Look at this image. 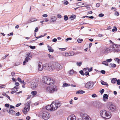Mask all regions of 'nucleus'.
I'll list each match as a JSON object with an SVG mask.
<instances>
[{
    "instance_id": "41",
    "label": "nucleus",
    "mask_w": 120,
    "mask_h": 120,
    "mask_svg": "<svg viewBox=\"0 0 120 120\" xmlns=\"http://www.w3.org/2000/svg\"><path fill=\"white\" fill-rule=\"evenodd\" d=\"M64 19L65 21H67L68 20V18L67 15H65L64 16Z\"/></svg>"
},
{
    "instance_id": "20",
    "label": "nucleus",
    "mask_w": 120,
    "mask_h": 120,
    "mask_svg": "<svg viewBox=\"0 0 120 120\" xmlns=\"http://www.w3.org/2000/svg\"><path fill=\"white\" fill-rule=\"evenodd\" d=\"M46 109L48 110H50L52 111V107L51 106V104L50 105L47 106H46Z\"/></svg>"
},
{
    "instance_id": "8",
    "label": "nucleus",
    "mask_w": 120,
    "mask_h": 120,
    "mask_svg": "<svg viewBox=\"0 0 120 120\" xmlns=\"http://www.w3.org/2000/svg\"><path fill=\"white\" fill-rule=\"evenodd\" d=\"M42 117L43 119L47 120L49 118L50 116V114L47 111H45L42 113Z\"/></svg>"
},
{
    "instance_id": "62",
    "label": "nucleus",
    "mask_w": 120,
    "mask_h": 120,
    "mask_svg": "<svg viewBox=\"0 0 120 120\" xmlns=\"http://www.w3.org/2000/svg\"><path fill=\"white\" fill-rule=\"evenodd\" d=\"M103 36V35H102L101 34H99L98 35V36L100 37H102Z\"/></svg>"
},
{
    "instance_id": "61",
    "label": "nucleus",
    "mask_w": 120,
    "mask_h": 120,
    "mask_svg": "<svg viewBox=\"0 0 120 120\" xmlns=\"http://www.w3.org/2000/svg\"><path fill=\"white\" fill-rule=\"evenodd\" d=\"M113 9H114V11H116V8H115V7H112L111 8V10H112Z\"/></svg>"
},
{
    "instance_id": "59",
    "label": "nucleus",
    "mask_w": 120,
    "mask_h": 120,
    "mask_svg": "<svg viewBox=\"0 0 120 120\" xmlns=\"http://www.w3.org/2000/svg\"><path fill=\"white\" fill-rule=\"evenodd\" d=\"M30 116H28L26 117V119L27 120H29L30 119Z\"/></svg>"
},
{
    "instance_id": "1",
    "label": "nucleus",
    "mask_w": 120,
    "mask_h": 120,
    "mask_svg": "<svg viewBox=\"0 0 120 120\" xmlns=\"http://www.w3.org/2000/svg\"><path fill=\"white\" fill-rule=\"evenodd\" d=\"M100 114L102 117L106 119H109L111 116V113L105 110H101L100 112Z\"/></svg>"
},
{
    "instance_id": "54",
    "label": "nucleus",
    "mask_w": 120,
    "mask_h": 120,
    "mask_svg": "<svg viewBox=\"0 0 120 120\" xmlns=\"http://www.w3.org/2000/svg\"><path fill=\"white\" fill-rule=\"evenodd\" d=\"M101 72L103 74H104L105 73V71L104 70H102L101 71Z\"/></svg>"
},
{
    "instance_id": "48",
    "label": "nucleus",
    "mask_w": 120,
    "mask_h": 120,
    "mask_svg": "<svg viewBox=\"0 0 120 120\" xmlns=\"http://www.w3.org/2000/svg\"><path fill=\"white\" fill-rule=\"evenodd\" d=\"M112 59H107L106 60V61L107 62H110L112 61Z\"/></svg>"
},
{
    "instance_id": "11",
    "label": "nucleus",
    "mask_w": 120,
    "mask_h": 120,
    "mask_svg": "<svg viewBox=\"0 0 120 120\" xmlns=\"http://www.w3.org/2000/svg\"><path fill=\"white\" fill-rule=\"evenodd\" d=\"M94 85V84L92 82H89L86 84L85 86L87 88L92 89H93Z\"/></svg>"
},
{
    "instance_id": "51",
    "label": "nucleus",
    "mask_w": 120,
    "mask_h": 120,
    "mask_svg": "<svg viewBox=\"0 0 120 120\" xmlns=\"http://www.w3.org/2000/svg\"><path fill=\"white\" fill-rule=\"evenodd\" d=\"M115 15L116 16H118L119 15V13L117 11H116L115 12Z\"/></svg>"
},
{
    "instance_id": "47",
    "label": "nucleus",
    "mask_w": 120,
    "mask_h": 120,
    "mask_svg": "<svg viewBox=\"0 0 120 120\" xmlns=\"http://www.w3.org/2000/svg\"><path fill=\"white\" fill-rule=\"evenodd\" d=\"M77 65L78 66H80L81 65L82 63L81 62H77L76 63Z\"/></svg>"
},
{
    "instance_id": "33",
    "label": "nucleus",
    "mask_w": 120,
    "mask_h": 120,
    "mask_svg": "<svg viewBox=\"0 0 120 120\" xmlns=\"http://www.w3.org/2000/svg\"><path fill=\"white\" fill-rule=\"evenodd\" d=\"M37 20V19L34 18H32L30 20V22H33L34 21H35Z\"/></svg>"
},
{
    "instance_id": "42",
    "label": "nucleus",
    "mask_w": 120,
    "mask_h": 120,
    "mask_svg": "<svg viewBox=\"0 0 120 120\" xmlns=\"http://www.w3.org/2000/svg\"><path fill=\"white\" fill-rule=\"evenodd\" d=\"M48 56L51 59H54V57L53 56H51L50 54H48Z\"/></svg>"
},
{
    "instance_id": "58",
    "label": "nucleus",
    "mask_w": 120,
    "mask_h": 120,
    "mask_svg": "<svg viewBox=\"0 0 120 120\" xmlns=\"http://www.w3.org/2000/svg\"><path fill=\"white\" fill-rule=\"evenodd\" d=\"M72 38H67L66 39V41H68V40H71L72 39Z\"/></svg>"
},
{
    "instance_id": "36",
    "label": "nucleus",
    "mask_w": 120,
    "mask_h": 120,
    "mask_svg": "<svg viewBox=\"0 0 120 120\" xmlns=\"http://www.w3.org/2000/svg\"><path fill=\"white\" fill-rule=\"evenodd\" d=\"M69 56H73L74 55V53L73 51H71L69 52Z\"/></svg>"
},
{
    "instance_id": "56",
    "label": "nucleus",
    "mask_w": 120,
    "mask_h": 120,
    "mask_svg": "<svg viewBox=\"0 0 120 120\" xmlns=\"http://www.w3.org/2000/svg\"><path fill=\"white\" fill-rule=\"evenodd\" d=\"M9 55V54H7L5 55V56H3L2 57L3 59H4L6 58Z\"/></svg>"
},
{
    "instance_id": "35",
    "label": "nucleus",
    "mask_w": 120,
    "mask_h": 120,
    "mask_svg": "<svg viewBox=\"0 0 120 120\" xmlns=\"http://www.w3.org/2000/svg\"><path fill=\"white\" fill-rule=\"evenodd\" d=\"M114 60L118 63H120V59L118 58H115L114 59Z\"/></svg>"
},
{
    "instance_id": "45",
    "label": "nucleus",
    "mask_w": 120,
    "mask_h": 120,
    "mask_svg": "<svg viewBox=\"0 0 120 120\" xmlns=\"http://www.w3.org/2000/svg\"><path fill=\"white\" fill-rule=\"evenodd\" d=\"M114 28L112 30V31L113 32H114L115 31H116L117 30V29L116 27H115V28H114Z\"/></svg>"
},
{
    "instance_id": "12",
    "label": "nucleus",
    "mask_w": 120,
    "mask_h": 120,
    "mask_svg": "<svg viewBox=\"0 0 120 120\" xmlns=\"http://www.w3.org/2000/svg\"><path fill=\"white\" fill-rule=\"evenodd\" d=\"M116 45H110L109 48L110 52L112 51H116L117 50L116 49Z\"/></svg>"
},
{
    "instance_id": "52",
    "label": "nucleus",
    "mask_w": 120,
    "mask_h": 120,
    "mask_svg": "<svg viewBox=\"0 0 120 120\" xmlns=\"http://www.w3.org/2000/svg\"><path fill=\"white\" fill-rule=\"evenodd\" d=\"M117 84L118 85H120V80L118 79L117 80Z\"/></svg>"
},
{
    "instance_id": "40",
    "label": "nucleus",
    "mask_w": 120,
    "mask_h": 120,
    "mask_svg": "<svg viewBox=\"0 0 120 120\" xmlns=\"http://www.w3.org/2000/svg\"><path fill=\"white\" fill-rule=\"evenodd\" d=\"M83 41V39H78L77 40V41L79 43H81Z\"/></svg>"
},
{
    "instance_id": "53",
    "label": "nucleus",
    "mask_w": 120,
    "mask_h": 120,
    "mask_svg": "<svg viewBox=\"0 0 120 120\" xmlns=\"http://www.w3.org/2000/svg\"><path fill=\"white\" fill-rule=\"evenodd\" d=\"M104 14L102 13L100 14L99 15V16L100 17H103L104 16Z\"/></svg>"
},
{
    "instance_id": "9",
    "label": "nucleus",
    "mask_w": 120,
    "mask_h": 120,
    "mask_svg": "<svg viewBox=\"0 0 120 120\" xmlns=\"http://www.w3.org/2000/svg\"><path fill=\"white\" fill-rule=\"evenodd\" d=\"M81 116L82 120H91V119L89 117V115L84 113H81Z\"/></svg>"
},
{
    "instance_id": "10",
    "label": "nucleus",
    "mask_w": 120,
    "mask_h": 120,
    "mask_svg": "<svg viewBox=\"0 0 120 120\" xmlns=\"http://www.w3.org/2000/svg\"><path fill=\"white\" fill-rule=\"evenodd\" d=\"M52 64L46 63L44 64V68L46 70L50 71L52 70Z\"/></svg>"
},
{
    "instance_id": "28",
    "label": "nucleus",
    "mask_w": 120,
    "mask_h": 120,
    "mask_svg": "<svg viewBox=\"0 0 120 120\" xmlns=\"http://www.w3.org/2000/svg\"><path fill=\"white\" fill-rule=\"evenodd\" d=\"M74 73V71L73 69L70 70L68 72L69 74L70 75H72Z\"/></svg>"
},
{
    "instance_id": "30",
    "label": "nucleus",
    "mask_w": 120,
    "mask_h": 120,
    "mask_svg": "<svg viewBox=\"0 0 120 120\" xmlns=\"http://www.w3.org/2000/svg\"><path fill=\"white\" fill-rule=\"evenodd\" d=\"M49 52H53L54 51V50L52 49L51 47H49V48L48 49Z\"/></svg>"
},
{
    "instance_id": "32",
    "label": "nucleus",
    "mask_w": 120,
    "mask_h": 120,
    "mask_svg": "<svg viewBox=\"0 0 120 120\" xmlns=\"http://www.w3.org/2000/svg\"><path fill=\"white\" fill-rule=\"evenodd\" d=\"M12 90H14L15 92L18 91V90L16 86H15L12 89Z\"/></svg>"
},
{
    "instance_id": "34",
    "label": "nucleus",
    "mask_w": 120,
    "mask_h": 120,
    "mask_svg": "<svg viewBox=\"0 0 120 120\" xmlns=\"http://www.w3.org/2000/svg\"><path fill=\"white\" fill-rule=\"evenodd\" d=\"M37 92L36 91H32L31 92V94L33 95H35L37 94Z\"/></svg>"
},
{
    "instance_id": "39",
    "label": "nucleus",
    "mask_w": 120,
    "mask_h": 120,
    "mask_svg": "<svg viewBox=\"0 0 120 120\" xmlns=\"http://www.w3.org/2000/svg\"><path fill=\"white\" fill-rule=\"evenodd\" d=\"M116 45V49L117 50L116 51L118 52V51H120V46H118L117 45Z\"/></svg>"
},
{
    "instance_id": "64",
    "label": "nucleus",
    "mask_w": 120,
    "mask_h": 120,
    "mask_svg": "<svg viewBox=\"0 0 120 120\" xmlns=\"http://www.w3.org/2000/svg\"><path fill=\"white\" fill-rule=\"evenodd\" d=\"M68 3H68V1H66L65 2H64V4L65 5H67L68 4Z\"/></svg>"
},
{
    "instance_id": "23",
    "label": "nucleus",
    "mask_w": 120,
    "mask_h": 120,
    "mask_svg": "<svg viewBox=\"0 0 120 120\" xmlns=\"http://www.w3.org/2000/svg\"><path fill=\"white\" fill-rule=\"evenodd\" d=\"M57 18L55 16H53L51 17L50 20H51V22H53L55 21L56 20Z\"/></svg>"
},
{
    "instance_id": "22",
    "label": "nucleus",
    "mask_w": 120,
    "mask_h": 120,
    "mask_svg": "<svg viewBox=\"0 0 120 120\" xmlns=\"http://www.w3.org/2000/svg\"><path fill=\"white\" fill-rule=\"evenodd\" d=\"M108 95L106 94H104L103 95V100L105 101H106L108 98Z\"/></svg>"
},
{
    "instance_id": "29",
    "label": "nucleus",
    "mask_w": 120,
    "mask_h": 120,
    "mask_svg": "<svg viewBox=\"0 0 120 120\" xmlns=\"http://www.w3.org/2000/svg\"><path fill=\"white\" fill-rule=\"evenodd\" d=\"M2 94L3 96H5L6 97L8 98L10 100H11V99L10 98V97L9 96H8L7 94H6L5 93H3Z\"/></svg>"
},
{
    "instance_id": "31",
    "label": "nucleus",
    "mask_w": 120,
    "mask_h": 120,
    "mask_svg": "<svg viewBox=\"0 0 120 120\" xmlns=\"http://www.w3.org/2000/svg\"><path fill=\"white\" fill-rule=\"evenodd\" d=\"M70 86V85L69 84H68L66 83H64L63 86V87H64L66 86Z\"/></svg>"
},
{
    "instance_id": "4",
    "label": "nucleus",
    "mask_w": 120,
    "mask_h": 120,
    "mask_svg": "<svg viewBox=\"0 0 120 120\" xmlns=\"http://www.w3.org/2000/svg\"><path fill=\"white\" fill-rule=\"evenodd\" d=\"M108 110L111 112H115L116 110L115 105L112 103H109L107 105Z\"/></svg>"
},
{
    "instance_id": "3",
    "label": "nucleus",
    "mask_w": 120,
    "mask_h": 120,
    "mask_svg": "<svg viewBox=\"0 0 120 120\" xmlns=\"http://www.w3.org/2000/svg\"><path fill=\"white\" fill-rule=\"evenodd\" d=\"M43 82L49 85H52L54 82L52 78H50L46 76L44 77L42 79Z\"/></svg>"
},
{
    "instance_id": "25",
    "label": "nucleus",
    "mask_w": 120,
    "mask_h": 120,
    "mask_svg": "<svg viewBox=\"0 0 120 120\" xmlns=\"http://www.w3.org/2000/svg\"><path fill=\"white\" fill-rule=\"evenodd\" d=\"M101 83L102 85H106L108 86V85L107 83L106 82H105L102 80L101 81Z\"/></svg>"
},
{
    "instance_id": "18",
    "label": "nucleus",
    "mask_w": 120,
    "mask_h": 120,
    "mask_svg": "<svg viewBox=\"0 0 120 120\" xmlns=\"http://www.w3.org/2000/svg\"><path fill=\"white\" fill-rule=\"evenodd\" d=\"M26 58H25V59L28 61L31 58V55L30 53H28L26 54Z\"/></svg>"
},
{
    "instance_id": "46",
    "label": "nucleus",
    "mask_w": 120,
    "mask_h": 120,
    "mask_svg": "<svg viewBox=\"0 0 120 120\" xmlns=\"http://www.w3.org/2000/svg\"><path fill=\"white\" fill-rule=\"evenodd\" d=\"M86 69H87L88 70V71L89 72H90L91 71H92V68H90V69H89L88 68H87Z\"/></svg>"
},
{
    "instance_id": "26",
    "label": "nucleus",
    "mask_w": 120,
    "mask_h": 120,
    "mask_svg": "<svg viewBox=\"0 0 120 120\" xmlns=\"http://www.w3.org/2000/svg\"><path fill=\"white\" fill-rule=\"evenodd\" d=\"M110 67L115 68V67H116V65L114 64H112L111 63L110 64Z\"/></svg>"
},
{
    "instance_id": "38",
    "label": "nucleus",
    "mask_w": 120,
    "mask_h": 120,
    "mask_svg": "<svg viewBox=\"0 0 120 120\" xmlns=\"http://www.w3.org/2000/svg\"><path fill=\"white\" fill-rule=\"evenodd\" d=\"M69 54L67 52L64 53L63 54V56H69Z\"/></svg>"
},
{
    "instance_id": "63",
    "label": "nucleus",
    "mask_w": 120,
    "mask_h": 120,
    "mask_svg": "<svg viewBox=\"0 0 120 120\" xmlns=\"http://www.w3.org/2000/svg\"><path fill=\"white\" fill-rule=\"evenodd\" d=\"M57 39L56 38H54L52 39V41L54 42H56V41Z\"/></svg>"
},
{
    "instance_id": "44",
    "label": "nucleus",
    "mask_w": 120,
    "mask_h": 120,
    "mask_svg": "<svg viewBox=\"0 0 120 120\" xmlns=\"http://www.w3.org/2000/svg\"><path fill=\"white\" fill-rule=\"evenodd\" d=\"M104 89H102L100 91V92L101 93V94H102L103 93L104 91Z\"/></svg>"
},
{
    "instance_id": "14",
    "label": "nucleus",
    "mask_w": 120,
    "mask_h": 120,
    "mask_svg": "<svg viewBox=\"0 0 120 120\" xmlns=\"http://www.w3.org/2000/svg\"><path fill=\"white\" fill-rule=\"evenodd\" d=\"M94 106L97 108H100L102 106V104L99 102L98 101L95 103Z\"/></svg>"
},
{
    "instance_id": "6",
    "label": "nucleus",
    "mask_w": 120,
    "mask_h": 120,
    "mask_svg": "<svg viewBox=\"0 0 120 120\" xmlns=\"http://www.w3.org/2000/svg\"><path fill=\"white\" fill-rule=\"evenodd\" d=\"M30 103V101H29L27 103L25 104V106L24 109L22 110L24 114H26L29 111Z\"/></svg>"
},
{
    "instance_id": "24",
    "label": "nucleus",
    "mask_w": 120,
    "mask_h": 120,
    "mask_svg": "<svg viewBox=\"0 0 120 120\" xmlns=\"http://www.w3.org/2000/svg\"><path fill=\"white\" fill-rule=\"evenodd\" d=\"M76 16L75 15H71V17L69 18V19H70L71 20H73L75 19Z\"/></svg>"
},
{
    "instance_id": "60",
    "label": "nucleus",
    "mask_w": 120,
    "mask_h": 120,
    "mask_svg": "<svg viewBox=\"0 0 120 120\" xmlns=\"http://www.w3.org/2000/svg\"><path fill=\"white\" fill-rule=\"evenodd\" d=\"M100 5V3H98L96 4V6L97 7H99Z\"/></svg>"
},
{
    "instance_id": "21",
    "label": "nucleus",
    "mask_w": 120,
    "mask_h": 120,
    "mask_svg": "<svg viewBox=\"0 0 120 120\" xmlns=\"http://www.w3.org/2000/svg\"><path fill=\"white\" fill-rule=\"evenodd\" d=\"M85 92L82 90H79L77 91L76 92V94H83Z\"/></svg>"
},
{
    "instance_id": "57",
    "label": "nucleus",
    "mask_w": 120,
    "mask_h": 120,
    "mask_svg": "<svg viewBox=\"0 0 120 120\" xmlns=\"http://www.w3.org/2000/svg\"><path fill=\"white\" fill-rule=\"evenodd\" d=\"M15 115L16 116H19L20 115V113L19 112H18L15 114Z\"/></svg>"
},
{
    "instance_id": "2",
    "label": "nucleus",
    "mask_w": 120,
    "mask_h": 120,
    "mask_svg": "<svg viewBox=\"0 0 120 120\" xmlns=\"http://www.w3.org/2000/svg\"><path fill=\"white\" fill-rule=\"evenodd\" d=\"M61 103L59 101H55L52 102L51 104V106L52 107V111L56 110L58 107H60L61 105Z\"/></svg>"
},
{
    "instance_id": "13",
    "label": "nucleus",
    "mask_w": 120,
    "mask_h": 120,
    "mask_svg": "<svg viewBox=\"0 0 120 120\" xmlns=\"http://www.w3.org/2000/svg\"><path fill=\"white\" fill-rule=\"evenodd\" d=\"M37 64L38 67V70L39 71H42L43 69L42 63L39 61L37 62Z\"/></svg>"
},
{
    "instance_id": "16",
    "label": "nucleus",
    "mask_w": 120,
    "mask_h": 120,
    "mask_svg": "<svg viewBox=\"0 0 120 120\" xmlns=\"http://www.w3.org/2000/svg\"><path fill=\"white\" fill-rule=\"evenodd\" d=\"M38 85L36 82H32L31 83V88L33 89H34L38 86Z\"/></svg>"
},
{
    "instance_id": "17",
    "label": "nucleus",
    "mask_w": 120,
    "mask_h": 120,
    "mask_svg": "<svg viewBox=\"0 0 120 120\" xmlns=\"http://www.w3.org/2000/svg\"><path fill=\"white\" fill-rule=\"evenodd\" d=\"M7 111L10 114L14 115L15 114V112L13 111L10 108L9 110H7Z\"/></svg>"
},
{
    "instance_id": "7",
    "label": "nucleus",
    "mask_w": 120,
    "mask_h": 120,
    "mask_svg": "<svg viewBox=\"0 0 120 120\" xmlns=\"http://www.w3.org/2000/svg\"><path fill=\"white\" fill-rule=\"evenodd\" d=\"M52 70H56L57 71H59L62 68L61 67L60 64L58 63H53L52 64Z\"/></svg>"
},
{
    "instance_id": "50",
    "label": "nucleus",
    "mask_w": 120,
    "mask_h": 120,
    "mask_svg": "<svg viewBox=\"0 0 120 120\" xmlns=\"http://www.w3.org/2000/svg\"><path fill=\"white\" fill-rule=\"evenodd\" d=\"M59 49L61 51H64L66 49V48H59Z\"/></svg>"
},
{
    "instance_id": "19",
    "label": "nucleus",
    "mask_w": 120,
    "mask_h": 120,
    "mask_svg": "<svg viewBox=\"0 0 120 120\" xmlns=\"http://www.w3.org/2000/svg\"><path fill=\"white\" fill-rule=\"evenodd\" d=\"M103 52L104 53H108L110 51L109 49V48H108L107 47L105 48L103 50Z\"/></svg>"
},
{
    "instance_id": "15",
    "label": "nucleus",
    "mask_w": 120,
    "mask_h": 120,
    "mask_svg": "<svg viewBox=\"0 0 120 120\" xmlns=\"http://www.w3.org/2000/svg\"><path fill=\"white\" fill-rule=\"evenodd\" d=\"M76 117L73 114L69 116L67 120H76Z\"/></svg>"
},
{
    "instance_id": "43",
    "label": "nucleus",
    "mask_w": 120,
    "mask_h": 120,
    "mask_svg": "<svg viewBox=\"0 0 120 120\" xmlns=\"http://www.w3.org/2000/svg\"><path fill=\"white\" fill-rule=\"evenodd\" d=\"M98 96L95 94H93L92 95V97L93 98H96Z\"/></svg>"
},
{
    "instance_id": "27",
    "label": "nucleus",
    "mask_w": 120,
    "mask_h": 120,
    "mask_svg": "<svg viewBox=\"0 0 120 120\" xmlns=\"http://www.w3.org/2000/svg\"><path fill=\"white\" fill-rule=\"evenodd\" d=\"M117 81V79L116 78H113L111 80V82L112 83H115Z\"/></svg>"
},
{
    "instance_id": "37",
    "label": "nucleus",
    "mask_w": 120,
    "mask_h": 120,
    "mask_svg": "<svg viewBox=\"0 0 120 120\" xmlns=\"http://www.w3.org/2000/svg\"><path fill=\"white\" fill-rule=\"evenodd\" d=\"M102 64H104L105 65L108 66V63L107 62V61H103L102 63Z\"/></svg>"
},
{
    "instance_id": "49",
    "label": "nucleus",
    "mask_w": 120,
    "mask_h": 120,
    "mask_svg": "<svg viewBox=\"0 0 120 120\" xmlns=\"http://www.w3.org/2000/svg\"><path fill=\"white\" fill-rule=\"evenodd\" d=\"M29 47L30 48H31L32 49H34L35 48V46H32L31 45H30L29 46Z\"/></svg>"
},
{
    "instance_id": "55",
    "label": "nucleus",
    "mask_w": 120,
    "mask_h": 120,
    "mask_svg": "<svg viewBox=\"0 0 120 120\" xmlns=\"http://www.w3.org/2000/svg\"><path fill=\"white\" fill-rule=\"evenodd\" d=\"M22 104L21 103H19L16 104L15 106L16 107H18Z\"/></svg>"
},
{
    "instance_id": "5",
    "label": "nucleus",
    "mask_w": 120,
    "mask_h": 120,
    "mask_svg": "<svg viewBox=\"0 0 120 120\" xmlns=\"http://www.w3.org/2000/svg\"><path fill=\"white\" fill-rule=\"evenodd\" d=\"M57 87L56 86L53 85L47 87L46 89V91L50 93H52L57 91Z\"/></svg>"
}]
</instances>
